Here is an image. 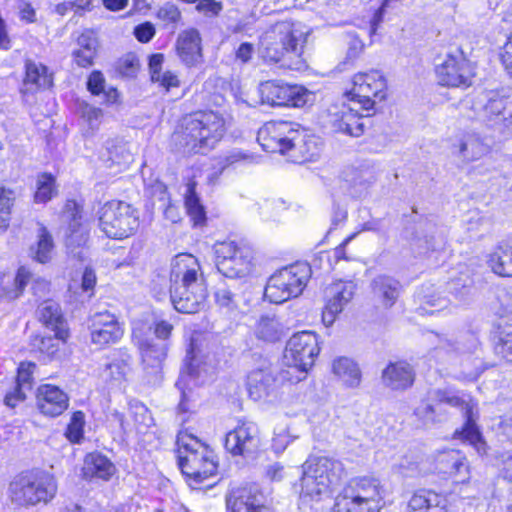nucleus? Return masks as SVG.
Masks as SVG:
<instances>
[{
  "label": "nucleus",
  "mask_w": 512,
  "mask_h": 512,
  "mask_svg": "<svg viewBox=\"0 0 512 512\" xmlns=\"http://www.w3.org/2000/svg\"><path fill=\"white\" fill-rule=\"evenodd\" d=\"M131 366V355L126 349H119L113 353L111 361L105 365L101 377L111 387H118L126 380Z\"/></svg>",
  "instance_id": "29"
},
{
  "label": "nucleus",
  "mask_w": 512,
  "mask_h": 512,
  "mask_svg": "<svg viewBox=\"0 0 512 512\" xmlns=\"http://www.w3.org/2000/svg\"><path fill=\"white\" fill-rule=\"evenodd\" d=\"M130 412L133 417L137 433H145V431L153 424V418L150 411L142 403L136 402L131 404Z\"/></svg>",
  "instance_id": "51"
},
{
  "label": "nucleus",
  "mask_w": 512,
  "mask_h": 512,
  "mask_svg": "<svg viewBox=\"0 0 512 512\" xmlns=\"http://www.w3.org/2000/svg\"><path fill=\"white\" fill-rule=\"evenodd\" d=\"M415 380L413 367L405 362H391L382 372L385 387L394 391H404L410 388Z\"/></svg>",
  "instance_id": "27"
},
{
  "label": "nucleus",
  "mask_w": 512,
  "mask_h": 512,
  "mask_svg": "<svg viewBox=\"0 0 512 512\" xmlns=\"http://www.w3.org/2000/svg\"><path fill=\"white\" fill-rule=\"evenodd\" d=\"M10 499L17 506H27L32 500V474L21 473L10 483Z\"/></svg>",
  "instance_id": "44"
},
{
  "label": "nucleus",
  "mask_w": 512,
  "mask_h": 512,
  "mask_svg": "<svg viewBox=\"0 0 512 512\" xmlns=\"http://www.w3.org/2000/svg\"><path fill=\"white\" fill-rule=\"evenodd\" d=\"M32 389V363L22 362L17 370L16 386L13 391L6 394L4 403L14 408L18 402L26 398V392Z\"/></svg>",
  "instance_id": "33"
},
{
  "label": "nucleus",
  "mask_w": 512,
  "mask_h": 512,
  "mask_svg": "<svg viewBox=\"0 0 512 512\" xmlns=\"http://www.w3.org/2000/svg\"><path fill=\"white\" fill-rule=\"evenodd\" d=\"M226 132L223 117L213 111H199L186 116L174 140L183 154H206Z\"/></svg>",
  "instance_id": "4"
},
{
  "label": "nucleus",
  "mask_w": 512,
  "mask_h": 512,
  "mask_svg": "<svg viewBox=\"0 0 512 512\" xmlns=\"http://www.w3.org/2000/svg\"><path fill=\"white\" fill-rule=\"evenodd\" d=\"M320 347L316 333L301 331L293 334L284 350V363L294 364L302 370H309L319 355Z\"/></svg>",
  "instance_id": "17"
},
{
  "label": "nucleus",
  "mask_w": 512,
  "mask_h": 512,
  "mask_svg": "<svg viewBox=\"0 0 512 512\" xmlns=\"http://www.w3.org/2000/svg\"><path fill=\"white\" fill-rule=\"evenodd\" d=\"M36 398L40 413L48 417L61 415L69 406L68 395L58 386L51 384L39 386Z\"/></svg>",
  "instance_id": "26"
},
{
  "label": "nucleus",
  "mask_w": 512,
  "mask_h": 512,
  "mask_svg": "<svg viewBox=\"0 0 512 512\" xmlns=\"http://www.w3.org/2000/svg\"><path fill=\"white\" fill-rule=\"evenodd\" d=\"M311 277V267L306 262H296L276 270L268 279L265 298L274 304H282L302 294Z\"/></svg>",
  "instance_id": "9"
},
{
  "label": "nucleus",
  "mask_w": 512,
  "mask_h": 512,
  "mask_svg": "<svg viewBox=\"0 0 512 512\" xmlns=\"http://www.w3.org/2000/svg\"><path fill=\"white\" fill-rule=\"evenodd\" d=\"M286 427H277L274 430L273 448L276 452H282L286 449L289 443L294 439Z\"/></svg>",
  "instance_id": "63"
},
{
  "label": "nucleus",
  "mask_w": 512,
  "mask_h": 512,
  "mask_svg": "<svg viewBox=\"0 0 512 512\" xmlns=\"http://www.w3.org/2000/svg\"><path fill=\"white\" fill-rule=\"evenodd\" d=\"M435 74L440 85L452 88H468L474 77L473 68L460 49L447 53L436 65Z\"/></svg>",
  "instance_id": "16"
},
{
  "label": "nucleus",
  "mask_w": 512,
  "mask_h": 512,
  "mask_svg": "<svg viewBox=\"0 0 512 512\" xmlns=\"http://www.w3.org/2000/svg\"><path fill=\"white\" fill-rule=\"evenodd\" d=\"M357 286L353 281L338 280L325 289L326 304L323 311V322L331 325L336 315L341 313L353 299Z\"/></svg>",
  "instance_id": "22"
},
{
  "label": "nucleus",
  "mask_w": 512,
  "mask_h": 512,
  "mask_svg": "<svg viewBox=\"0 0 512 512\" xmlns=\"http://www.w3.org/2000/svg\"><path fill=\"white\" fill-rule=\"evenodd\" d=\"M309 34L310 29L301 22H278L261 36L260 56L266 63L302 71L307 67L303 54Z\"/></svg>",
  "instance_id": "1"
},
{
  "label": "nucleus",
  "mask_w": 512,
  "mask_h": 512,
  "mask_svg": "<svg viewBox=\"0 0 512 512\" xmlns=\"http://www.w3.org/2000/svg\"><path fill=\"white\" fill-rule=\"evenodd\" d=\"M152 326L144 320L132 322V340L138 347L147 382L156 384L161 379L163 361L167 356L168 344L151 339Z\"/></svg>",
  "instance_id": "11"
},
{
  "label": "nucleus",
  "mask_w": 512,
  "mask_h": 512,
  "mask_svg": "<svg viewBox=\"0 0 512 512\" xmlns=\"http://www.w3.org/2000/svg\"><path fill=\"white\" fill-rule=\"evenodd\" d=\"M216 366L214 358L209 354H202L192 339L176 382V387L181 393L177 415L182 424L188 421L189 415L194 413L197 407V395L193 386H200L211 380L216 372Z\"/></svg>",
  "instance_id": "5"
},
{
  "label": "nucleus",
  "mask_w": 512,
  "mask_h": 512,
  "mask_svg": "<svg viewBox=\"0 0 512 512\" xmlns=\"http://www.w3.org/2000/svg\"><path fill=\"white\" fill-rule=\"evenodd\" d=\"M34 85L39 88H50L53 85V74L49 71V68L45 65L34 64Z\"/></svg>",
  "instance_id": "60"
},
{
  "label": "nucleus",
  "mask_w": 512,
  "mask_h": 512,
  "mask_svg": "<svg viewBox=\"0 0 512 512\" xmlns=\"http://www.w3.org/2000/svg\"><path fill=\"white\" fill-rule=\"evenodd\" d=\"M113 463L98 452L89 453L84 459L83 474L87 478L108 480L114 473Z\"/></svg>",
  "instance_id": "38"
},
{
  "label": "nucleus",
  "mask_w": 512,
  "mask_h": 512,
  "mask_svg": "<svg viewBox=\"0 0 512 512\" xmlns=\"http://www.w3.org/2000/svg\"><path fill=\"white\" fill-rule=\"evenodd\" d=\"M374 295L380 299L384 306L391 307L399 296L400 284L387 275H379L372 282Z\"/></svg>",
  "instance_id": "42"
},
{
  "label": "nucleus",
  "mask_w": 512,
  "mask_h": 512,
  "mask_svg": "<svg viewBox=\"0 0 512 512\" xmlns=\"http://www.w3.org/2000/svg\"><path fill=\"white\" fill-rule=\"evenodd\" d=\"M164 55L161 53L152 54L149 57L150 78L153 83H157L166 92L180 86L178 75L172 71H162Z\"/></svg>",
  "instance_id": "35"
},
{
  "label": "nucleus",
  "mask_w": 512,
  "mask_h": 512,
  "mask_svg": "<svg viewBox=\"0 0 512 512\" xmlns=\"http://www.w3.org/2000/svg\"><path fill=\"white\" fill-rule=\"evenodd\" d=\"M447 498L430 489L417 490L408 502V512H445Z\"/></svg>",
  "instance_id": "30"
},
{
  "label": "nucleus",
  "mask_w": 512,
  "mask_h": 512,
  "mask_svg": "<svg viewBox=\"0 0 512 512\" xmlns=\"http://www.w3.org/2000/svg\"><path fill=\"white\" fill-rule=\"evenodd\" d=\"M364 111L359 105L352 102L343 103L340 107L330 110V123L336 132L345 133L353 137H359L364 133V120L372 115Z\"/></svg>",
  "instance_id": "20"
},
{
  "label": "nucleus",
  "mask_w": 512,
  "mask_h": 512,
  "mask_svg": "<svg viewBox=\"0 0 512 512\" xmlns=\"http://www.w3.org/2000/svg\"><path fill=\"white\" fill-rule=\"evenodd\" d=\"M302 468L301 505L329 498L331 491L339 485L344 474L343 464L328 457H310Z\"/></svg>",
  "instance_id": "7"
},
{
  "label": "nucleus",
  "mask_w": 512,
  "mask_h": 512,
  "mask_svg": "<svg viewBox=\"0 0 512 512\" xmlns=\"http://www.w3.org/2000/svg\"><path fill=\"white\" fill-rule=\"evenodd\" d=\"M287 367L281 369L276 378H278V387L284 383H298L306 377L308 370H302L294 364H285Z\"/></svg>",
  "instance_id": "54"
},
{
  "label": "nucleus",
  "mask_w": 512,
  "mask_h": 512,
  "mask_svg": "<svg viewBox=\"0 0 512 512\" xmlns=\"http://www.w3.org/2000/svg\"><path fill=\"white\" fill-rule=\"evenodd\" d=\"M30 280V271L25 267H20L16 276L13 279V288L8 287L11 284V277L9 275H2L0 277V299L8 298L15 299L19 297L24 290L25 286Z\"/></svg>",
  "instance_id": "45"
},
{
  "label": "nucleus",
  "mask_w": 512,
  "mask_h": 512,
  "mask_svg": "<svg viewBox=\"0 0 512 512\" xmlns=\"http://www.w3.org/2000/svg\"><path fill=\"white\" fill-rule=\"evenodd\" d=\"M450 300L445 297H436L434 295H424L422 297V305L419 308L420 314L433 315L435 312L441 311L448 307Z\"/></svg>",
  "instance_id": "55"
},
{
  "label": "nucleus",
  "mask_w": 512,
  "mask_h": 512,
  "mask_svg": "<svg viewBox=\"0 0 512 512\" xmlns=\"http://www.w3.org/2000/svg\"><path fill=\"white\" fill-rule=\"evenodd\" d=\"M385 488L376 477H356L349 481L335 499L334 512H380Z\"/></svg>",
  "instance_id": "8"
},
{
  "label": "nucleus",
  "mask_w": 512,
  "mask_h": 512,
  "mask_svg": "<svg viewBox=\"0 0 512 512\" xmlns=\"http://www.w3.org/2000/svg\"><path fill=\"white\" fill-rule=\"evenodd\" d=\"M278 389V378L272 370L257 369L247 376V390L251 399L258 401L274 394Z\"/></svg>",
  "instance_id": "28"
},
{
  "label": "nucleus",
  "mask_w": 512,
  "mask_h": 512,
  "mask_svg": "<svg viewBox=\"0 0 512 512\" xmlns=\"http://www.w3.org/2000/svg\"><path fill=\"white\" fill-rule=\"evenodd\" d=\"M386 87V79L380 71L360 72L354 75L353 87L346 93V97L369 114L374 111L376 100L385 99Z\"/></svg>",
  "instance_id": "13"
},
{
  "label": "nucleus",
  "mask_w": 512,
  "mask_h": 512,
  "mask_svg": "<svg viewBox=\"0 0 512 512\" xmlns=\"http://www.w3.org/2000/svg\"><path fill=\"white\" fill-rule=\"evenodd\" d=\"M298 123L284 120L266 122L257 133V141L270 153L290 156L294 138L297 136Z\"/></svg>",
  "instance_id": "15"
},
{
  "label": "nucleus",
  "mask_w": 512,
  "mask_h": 512,
  "mask_svg": "<svg viewBox=\"0 0 512 512\" xmlns=\"http://www.w3.org/2000/svg\"><path fill=\"white\" fill-rule=\"evenodd\" d=\"M506 109V101L503 98H491L484 106V111L489 118L496 117L500 120H504L503 115Z\"/></svg>",
  "instance_id": "62"
},
{
  "label": "nucleus",
  "mask_w": 512,
  "mask_h": 512,
  "mask_svg": "<svg viewBox=\"0 0 512 512\" xmlns=\"http://www.w3.org/2000/svg\"><path fill=\"white\" fill-rule=\"evenodd\" d=\"M488 263L495 274L512 277V238L499 243Z\"/></svg>",
  "instance_id": "36"
},
{
  "label": "nucleus",
  "mask_w": 512,
  "mask_h": 512,
  "mask_svg": "<svg viewBox=\"0 0 512 512\" xmlns=\"http://www.w3.org/2000/svg\"><path fill=\"white\" fill-rule=\"evenodd\" d=\"M258 162L259 156L254 153L233 149L216 160L213 172L208 175V179L210 182H214L227 168H239L242 166L256 164Z\"/></svg>",
  "instance_id": "31"
},
{
  "label": "nucleus",
  "mask_w": 512,
  "mask_h": 512,
  "mask_svg": "<svg viewBox=\"0 0 512 512\" xmlns=\"http://www.w3.org/2000/svg\"><path fill=\"white\" fill-rule=\"evenodd\" d=\"M287 208V203L281 198L267 199L261 204L259 213L264 219L269 220Z\"/></svg>",
  "instance_id": "57"
},
{
  "label": "nucleus",
  "mask_w": 512,
  "mask_h": 512,
  "mask_svg": "<svg viewBox=\"0 0 512 512\" xmlns=\"http://www.w3.org/2000/svg\"><path fill=\"white\" fill-rule=\"evenodd\" d=\"M98 53V49L90 48L88 50H74L73 60L82 68H88L94 64V59Z\"/></svg>",
  "instance_id": "64"
},
{
  "label": "nucleus",
  "mask_w": 512,
  "mask_h": 512,
  "mask_svg": "<svg viewBox=\"0 0 512 512\" xmlns=\"http://www.w3.org/2000/svg\"><path fill=\"white\" fill-rule=\"evenodd\" d=\"M39 320L46 328L56 333V336L60 338L68 336L66 321L56 302L47 300L40 305Z\"/></svg>",
  "instance_id": "32"
},
{
  "label": "nucleus",
  "mask_w": 512,
  "mask_h": 512,
  "mask_svg": "<svg viewBox=\"0 0 512 512\" xmlns=\"http://www.w3.org/2000/svg\"><path fill=\"white\" fill-rule=\"evenodd\" d=\"M184 204L194 227H202L206 224V210L196 193V182L189 181L184 194Z\"/></svg>",
  "instance_id": "40"
},
{
  "label": "nucleus",
  "mask_w": 512,
  "mask_h": 512,
  "mask_svg": "<svg viewBox=\"0 0 512 512\" xmlns=\"http://www.w3.org/2000/svg\"><path fill=\"white\" fill-rule=\"evenodd\" d=\"M98 215L99 228L108 238L123 240L138 230L139 213L124 201L106 202Z\"/></svg>",
  "instance_id": "12"
},
{
  "label": "nucleus",
  "mask_w": 512,
  "mask_h": 512,
  "mask_svg": "<svg viewBox=\"0 0 512 512\" xmlns=\"http://www.w3.org/2000/svg\"><path fill=\"white\" fill-rule=\"evenodd\" d=\"M37 238V248L36 250L34 249V260L42 264L48 263L54 253L53 238L43 225H40L38 229Z\"/></svg>",
  "instance_id": "48"
},
{
  "label": "nucleus",
  "mask_w": 512,
  "mask_h": 512,
  "mask_svg": "<svg viewBox=\"0 0 512 512\" xmlns=\"http://www.w3.org/2000/svg\"><path fill=\"white\" fill-rule=\"evenodd\" d=\"M157 18L166 26L175 29L181 21V12L175 4L165 3L159 8Z\"/></svg>",
  "instance_id": "53"
},
{
  "label": "nucleus",
  "mask_w": 512,
  "mask_h": 512,
  "mask_svg": "<svg viewBox=\"0 0 512 512\" xmlns=\"http://www.w3.org/2000/svg\"><path fill=\"white\" fill-rule=\"evenodd\" d=\"M66 338L67 337L60 338L56 336V333H54V336L41 337L37 344L34 343V346H37L39 360L45 362L55 358L56 354L59 352L60 343L64 342Z\"/></svg>",
  "instance_id": "49"
},
{
  "label": "nucleus",
  "mask_w": 512,
  "mask_h": 512,
  "mask_svg": "<svg viewBox=\"0 0 512 512\" xmlns=\"http://www.w3.org/2000/svg\"><path fill=\"white\" fill-rule=\"evenodd\" d=\"M146 322L152 326L151 339H154L155 342H164L168 344L169 337L173 330V325L165 320H159L153 323L148 321Z\"/></svg>",
  "instance_id": "58"
},
{
  "label": "nucleus",
  "mask_w": 512,
  "mask_h": 512,
  "mask_svg": "<svg viewBox=\"0 0 512 512\" xmlns=\"http://www.w3.org/2000/svg\"><path fill=\"white\" fill-rule=\"evenodd\" d=\"M431 399L422 400L414 409V416L423 425L429 426L442 420L441 405L458 407L463 411L465 423L461 430H456L454 437L472 445L479 454L485 453V442L476 424L478 419L477 403L470 395L438 389L433 391Z\"/></svg>",
  "instance_id": "2"
},
{
  "label": "nucleus",
  "mask_w": 512,
  "mask_h": 512,
  "mask_svg": "<svg viewBox=\"0 0 512 512\" xmlns=\"http://www.w3.org/2000/svg\"><path fill=\"white\" fill-rule=\"evenodd\" d=\"M81 114L92 132L99 128L103 116V112L100 108L85 104L81 109Z\"/></svg>",
  "instance_id": "59"
},
{
  "label": "nucleus",
  "mask_w": 512,
  "mask_h": 512,
  "mask_svg": "<svg viewBox=\"0 0 512 512\" xmlns=\"http://www.w3.org/2000/svg\"><path fill=\"white\" fill-rule=\"evenodd\" d=\"M106 80L103 73L99 70L92 71L87 79V90L95 96L104 92Z\"/></svg>",
  "instance_id": "61"
},
{
  "label": "nucleus",
  "mask_w": 512,
  "mask_h": 512,
  "mask_svg": "<svg viewBox=\"0 0 512 512\" xmlns=\"http://www.w3.org/2000/svg\"><path fill=\"white\" fill-rule=\"evenodd\" d=\"M441 344L434 348L432 356L442 361L453 360L455 358V352L460 351L462 353H475L479 347V341L476 336L469 333L465 336V344H461V347H455L449 340H440Z\"/></svg>",
  "instance_id": "41"
},
{
  "label": "nucleus",
  "mask_w": 512,
  "mask_h": 512,
  "mask_svg": "<svg viewBox=\"0 0 512 512\" xmlns=\"http://www.w3.org/2000/svg\"><path fill=\"white\" fill-rule=\"evenodd\" d=\"M84 425L85 414L82 411L73 412L66 430V437L73 443H79L84 435Z\"/></svg>",
  "instance_id": "52"
},
{
  "label": "nucleus",
  "mask_w": 512,
  "mask_h": 512,
  "mask_svg": "<svg viewBox=\"0 0 512 512\" xmlns=\"http://www.w3.org/2000/svg\"><path fill=\"white\" fill-rule=\"evenodd\" d=\"M293 142L290 157L296 160L298 155L301 156L300 161H310L319 153L318 138L308 133V130L303 128L300 124L297 127V136Z\"/></svg>",
  "instance_id": "34"
},
{
  "label": "nucleus",
  "mask_w": 512,
  "mask_h": 512,
  "mask_svg": "<svg viewBox=\"0 0 512 512\" xmlns=\"http://www.w3.org/2000/svg\"><path fill=\"white\" fill-rule=\"evenodd\" d=\"M259 446V429L254 422H240L226 434L225 448L232 455L249 456L255 453Z\"/></svg>",
  "instance_id": "21"
},
{
  "label": "nucleus",
  "mask_w": 512,
  "mask_h": 512,
  "mask_svg": "<svg viewBox=\"0 0 512 512\" xmlns=\"http://www.w3.org/2000/svg\"><path fill=\"white\" fill-rule=\"evenodd\" d=\"M259 94L262 103L271 106L300 108L313 101V93L305 87L275 80L261 83Z\"/></svg>",
  "instance_id": "14"
},
{
  "label": "nucleus",
  "mask_w": 512,
  "mask_h": 512,
  "mask_svg": "<svg viewBox=\"0 0 512 512\" xmlns=\"http://www.w3.org/2000/svg\"><path fill=\"white\" fill-rule=\"evenodd\" d=\"M63 218L67 221L65 231V245L70 252L76 248L84 247L89 240L90 225L83 218L82 206L75 200L66 201Z\"/></svg>",
  "instance_id": "19"
},
{
  "label": "nucleus",
  "mask_w": 512,
  "mask_h": 512,
  "mask_svg": "<svg viewBox=\"0 0 512 512\" xmlns=\"http://www.w3.org/2000/svg\"><path fill=\"white\" fill-rule=\"evenodd\" d=\"M254 335L260 341L275 343L284 335V327L275 315H262L255 323Z\"/></svg>",
  "instance_id": "37"
},
{
  "label": "nucleus",
  "mask_w": 512,
  "mask_h": 512,
  "mask_svg": "<svg viewBox=\"0 0 512 512\" xmlns=\"http://www.w3.org/2000/svg\"><path fill=\"white\" fill-rule=\"evenodd\" d=\"M176 53L181 63L188 68L197 67L203 63L202 38L197 29H186L178 35Z\"/></svg>",
  "instance_id": "24"
},
{
  "label": "nucleus",
  "mask_w": 512,
  "mask_h": 512,
  "mask_svg": "<svg viewBox=\"0 0 512 512\" xmlns=\"http://www.w3.org/2000/svg\"><path fill=\"white\" fill-rule=\"evenodd\" d=\"M226 505L231 512H271L256 485L233 488L226 497Z\"/></svg>",
  "instance_id": "23"
},
{
  "label": "nucleus",
  "mask_w": 512,
  "mask_h": 512,
  "mask_svg": "<svg viewBox=\"0 0 512 512\" xmlns=\"http://www.w3.org/2000/svg\"><path fill=\"white\" fill-rule=\"evenodd\" d=\"M58 193L56 178L51 173H41L37 176L34 190V203H47Z\"/></svg>",
  "instance_id": "47"
},
{
  "label": "nucleus",
  "mask_w": 512,
  "mask_h": 512,
  "mask_svg": "<svg viewBox=\"0 0 512 512\" xmlns=\"http://www.w3.org/2000/svg\"><path fill=\"white\" fill-rule=\"evenodd\" d=\"M495 353L505 361L512 363V324L499 327Z\"/></svg>",
  "instance_id": "50"
},
{
  "label": "nucleus",
  "mask_w": 512,
  "mask_h": 512,
  "mask_svg": "<svg viewBox=\"0 0 512 512\" xmlns=\"http://www.w3.org/2000/svg\"><path fill=\"white\" fill-rule=\"evenodd\" d=\"M212 250L216 268L223 276L235 279L251 272L253 249L246 242L232 239L217 241Z\"/></svg>",
  "instance_id": "10"
},
{
  "label": "nucleus",
  "mask_w": 512,
  "mask_h": 512,
  "mask_svg": "<svg viewBox=\"0 0 512 512\" xmlns=\"http://www.w3.org/2000/svg\"><path fill=\"white\" fill-rule=\"evenodd\" d=\"M170 282V298L176 311L193 314L204 308L207 287L195 256L181 253L173 258Z\"/></svg>",
  "instance_id": "3"
},
{
  "label": "nucleus",
  "mask_w": 512,
  "mask_h": 512,
  "mask_svg": "<svg viewBox=\"0 0 512 512\" xmlns=\"http://www.w3.org/2000/svg\"><path fill=\"white\" fill-rule=\"evenodd\" d=\"M333 374L346 386L356 388L361 382V371L356 362L348 357H338L332 363Z\"/></svg>",
  "instance_id": "39"
},
{
  "label": "nucleus",
  "mask_w": 512,
  "mask_h": 512,
  "mask_svg": "<svg viewBox=\"0 0 512 512\" xmlns=\"http://www.w3.org/2000/svg\"><path fill=\"white\" fill-rule=\"evenodd\" d=\"M178 466L192 489H198L216 475L218 462L214 451L197 437L184 431L177 436Z\"/></svg>",
  "instance_id": "6"
},
{
  "label": "nucleus",
  "mask_w": 512,
  "mask_h": 512,
  "mask_svg": "<svg viewBox=\"0 0 512 512\" xmlns=\"http://www.w3.org/2000/svg\"><path fill=\"white\" fill-rule=\"evenodd\" d=\"M12 204V192L0 188V230L6 229L9 225Z\"/></svg>",
  "instance_id": "56"
},
{
  "label": "nucleus",
  "mask_w": 512,
  "mask_h": 512,
  "mask_svg": "<svg viewBox=\"0 0 512 512\" xmlns=\"http://www.w3.org/2000/svg\"><path fill=\"white\" fill-rule=\"evenodd\" d=\"M57 482L53 474L41 471L34 474V505L36 503H48L56 495Z\"/></svg>",
  "instance_id": "43"
},
{
  "label": "nucleus",
  "mask_w": 512,
  "mask_h": 512,
  "mask_svg": "<svg viewBox=\"0 0 512 512\" xmlns=\"http://www.w3.org/2000/svg\"><path fill=\"white\" fill-rule=\"evenodd\" d=\"M435 465L440 473L453 477L456 483H465L469 479L467 459L459 450L440 451L435 457Z\"/></svg>",
  "instance_id": "25"
},
{
  "label": "nucleus",
  "mask_w": 512,
  "mask_h": 512,
  "mask_svg": "<svg viewBox=\"0 0 512 512\" xmlns=\"http://www.w3.org/2000/svg\"><path fill=\"white\" fill-rule=\"evenodd\" d=\"M489 151V146L476 134H465L460 140L458 154L464 161H474Z\"/></svg>",
  "instance_id": "46"
},
{
  "label": "nucleus",
  "mask_w": 512,
  "mask_h": 512,
  "mask_svg": "<svg viewBox=\"0 0 512 512\" xmlns=\"http://www.w3.org/2000/svg\"><path fill=\"white\" fill-rule=\"evenodd\" d=\"M91 343L105 348L117 343L124 330L117 316L107 310L95 312L88 319Z\"/></svg>",
  "instance_id": "18"
}]
</instances>
